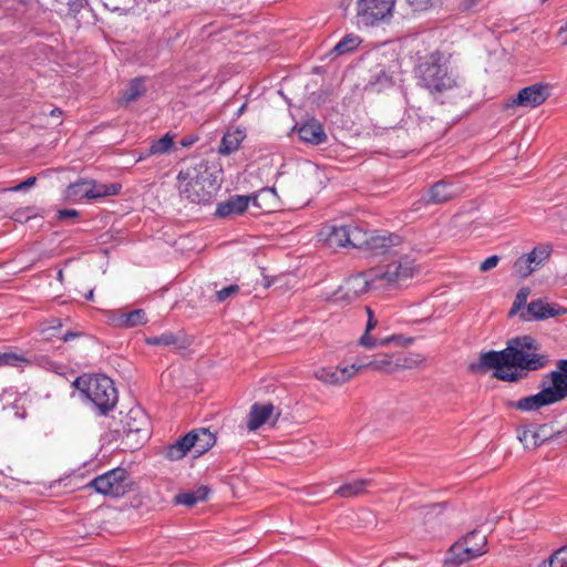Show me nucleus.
Segmentation results:
<instances>
[{
  "instance_id": "13d9d810",
  "label": "nucleus",
  "mask_w": 567,
  "mask_h": 567,
  "mask_svg": "<svg viewBox=\"0 0 567 567\" xmlns=\"http://www.w3.org/2000/svg\"><path fill=\"white\" fill-rule=\"evenodd\" d=\"M81 333L80 332H74V331H68L65 332L63 336H62V340L64 342H69L70 340L74 339V338H78L80 337Z\"/></svg>"
},
{
  "instance_id": "f257e3e1",
  "label": "nucleus",
  "mask_w": 567,
  "mask_h": 567,
  "mask_svg": "<svg viewBox=\"0 0 567 567\" xmlns=\"http://www.w3.org/2000/svg\"><path fill=\"white\" fill-rule=\"evenodd\" d=\"M540 346L532 336H518L507 341L501 351L482 352L478 361L468 365L472 373L484 374L494 370L493 377L505 382H518L549 363V357L539 353Z\"/></svg>"
},
{
  "instance_id": "cd10ccee",
  "label": "nucleus",
  "mask_w": 567,
  "mask_h": 567,
  "mask_svg": "<svg viewBox=\"0 0 567 567\" xmlns=\"http://www.w3.org/2000/svg\"><path fill=\"white\" fill-rule=\"evenodd\" d=\"M248 197H250V204H252L254 207H257L262 212H270L277 194L274 188L265 187L248 195Z\"/></svg>"
},
{
  "instance_id": "a878e982",
  "label": "nucleus",
  "mask_w": 567,
  "mask_h": 567,
  "mask_svg": "<svg viewBox=\"0 0 567 567\" xmlns=\"http://www.w3.org/2000/svg\"><path fill=\"white\" fill-rule=\"evenodd\" d=\"M209 493H210V489L207 486L202 485L195 491L178 493L177 495H175L174 502L177 505L193 507L198 502L206 501Z\"/></svg>"
},
{
  "instance_id": "f8f14e48",
  "label": "nucleus",
  "mask_w": 567,
  "mask_h": 567,
  "mask_svg": "<svg viewBox=\"0 0 567 567\" xmlns=\"http://www.w3.org/2000/svg\"><path fill=\"white\" fill-rule=\"evenodd\" d=\"M123 435L133 440L136 445L147 440L150 435L147 415L141 409H132L123 423Z\"/></svg>"
},
{
  "instance_id": "0eeeda50",
  "label": "nucleus",
  "mask_w": 567,
  "mask_h": 567,
  "mask_svg": "<svg viewBox=\"0 0 567 567\" xmlns=\"http://www.w3.org/2000/svg\"><path fill=\"white\" fill-rule=\"evenodd\" d=\"M487 538L485 534H464L454 543L445 559L446 567H458L486 553Z\"/></svg>"
},
{
  "instance_id": "09e8293b",
  "label": "nucleus",
  "mask_w": 567,
  "mask_h": 567,
  "mask_svg": "<svg viewBox=\"0 0 567 567\" xmlns=\"http://www.w3.org/2000/svg\"><path fill=\"white\" fill-rule=\"evenodd\" d=\"M530 434H533V430L528 426L518 429V440L524 444L526 449H533L530 444Z\"/></svg>"
},
{
  "instance_id": "338daca9",
  "label": "nucleus",
  "mask_w": 567,
  "mask_h": 567,
  "mask_svg": "<svg viewBox=\"0 0 567 567\" xmlns=\"http://www.w3.org/2000/svg\"><path fill=\"white\" fill-rule=\"evenodd\" d=\"M87 299H92L93 298V291H90L89 295L86 296Z\"/></svg>"
},
{
  "instance_id": "6e6552de",
  "label": "nucleus",
  "mask_w": 567,
  "mask_h": 567,
  "mask_svg": "<svg viewBox=\"0 0 567 567\" xmlns=\"http://www.w3.org/2000/svg\"><path fill=\"white\" fill-rule=\"evenodd\" d=\"M133 485L130 473L125 468L116 467L91 480L86 487H92L106 496L121 497L130 492Z\"/></svg>"
},
{
  "instance_id": "8fccbe9b",
  "label": "nucleus",
  "mask_w": 567,
  "mask_h": 567,
  "mask_svg": "<svg viewBox=\"0 0 567 567\" xmlns=\"http://www.w3.org/2000/svg\"><path fill=\"white\" fill-rule=\"evenodd\" d=\"M499 261V257L496 255H493L488 258H486L481 265L480 270L482 272L489 271L491 269L495 268Z\"/></svg>"
},
{
  "instance_id": "b1692460",
  "label": "nucleus",
  "mask_w": 567,
  "mask_h": 567,
  "mask_svg": "<svg viewBox=\"0 0 567 567\" xmlns=\"http://www.w3.org/2000/svg\"><path fill=\"white\" fill-rule=\"evenodd\" d=\"M245 137L246 131L244 128L237 127L235 131H228L221 138L218 152L223 155L236 152Z\"/></svg>"
},
{
  "instance_id": "e433bc0d",
  "label": "nucleus",
  "mask_w": 567,
  "mask_h": 567,
  "mask_svg": "<svg viewBox=\"0 0 567 567\" xmlns=\"http://www.w3.org/2000/svg\"><path fill=\"white\" fill-rule=\"evenodd\" d=\"M369 85L375 91H381L383 89L392 86L393 80L392 76L385 70L382 69L371 76Z\"/></svg>"
},
{
  "instance_id": "dca6fc26",
  "label": "nucleus",
  "mask_w": 567,
  "mask_h": 567,
  "mask_svg": "<svg viewBox=\"0 0 567 567\" xmlns=\"http://www.w3.org/2000/svg\"><path fill=\"white\" fill-rule=\"evenodd\" d=\"M248 195H231L228 199L217 204L215 216L230 218L243 215L249 207Z\"/></svg>"
},
{
  "instance_id": "393cba45",
  "label": "nucleus",
  "mask_w": 567,
  "mask_h": 567,
  "mask_svg": "<svg viewBox=\"0 0 567 567\" xmlns=\"http://www.w3.org/2000/svg\"><path fill=\"white\" fill-rule=\"evenodd\" d=\"M145 342L148 346L173 347L175 349H186L187 347L186 340L182 336L171 331H166L161 336L147 337Z\"/></svg>"
},
{
  "instance_id": "4be33fe9",
  "label": "nucleus",
  "mask_w": 567,
  "mask_h": 567,
  "mask_svg": "<svg viewBox=\"0 0 567 567\" xmlns=\"http://www.w3.org/2000/svg\"><path fill=\"white\" fill-rule=\"evenodd\" d=\"M193 435V450L197 456L206 453L216 443V436L208 429L199 427L189 432Z\"/></svg>"
},
{
  "instance_id": "58836bf2",
  "label": "nucleus",
  "mask_w": 567,
  "mask_h": 567,
  "mask_svg": "<svg viewBox=\"0 0 567 567\" xmlns=\"http://www.w3.org/2000/svg\"><path fill=\"white\" fill-rule=\"evenodd\" d=\"M362 368H369L375 371H389L392 370V357L389 354H382L374 360H371L367 364H361Z\"/></svg>"
},
{
  "instance_id": "2f4dec72",
  "label": "nucleus",
  "mask_w": 567,
  "mask_h": 567,
  "mask_svg": "<svg viewBox=\"0 0 567 567\" xmlns=\"http://www.w3.org/2000/svg\"><path fill=\"white\" fill-rule=\"evenodd\" d=\"M365 311L368 315V322L365 331L363 336L360 338L359 343L367 349H373L378 346V339L371 337L370 332L375 328L378 320L375 319L374 312L370 307H365Z\"/></svg>"
},
{
  "instance_id": "bb28decb",
  "label": "nucleus",
  "mask_w": 567,
  "mask_h": 567,
  "mask_svg": "<svg viewBox=\"0 0 567 567\" xmlns=\"http://www.w3.org/2000/svg\"><path fill=\"white\" fill-rule=\"evenodd\" d=\"M115 326L121 328H134L146 323V312L143 309H135L130 312H121L113 319Z\"/></svg>"
},
{
  "instance_id": "c03bdc74",
  "label": "nucleus",
  "mask_w": 567,
  "mask_h": 567,
  "mask_svg": "<svg viewBox=\"0 0 567 567\" xmlns=\"http://www.w3.org/2000/svg\"><path fill=\"white\" fill-rule=\"evenodd\" d=\"M239 291V286L238 285H230L228 287H225L218 291H216L215 296H216V301L218 302H224L226 301L228 298L237 295Z\"/></svg>"
},
{
  "instance_id": "a19ab883",
  "label": "nucleus",
  "mask_w": 567,
  "mask_h": 567,
  "mask_svg": "<svg viewBox=\"0 0 567 567\" xmlns=\"http://www.w3.org/2000/svg\"><path fill=\"white\" fill-rule=\"evenodd\" d=\"M359 520L361 522L358 526L359 528H378L377 516L371 511L362 509L359 515Z\"/></svg>"
},
{
  "instance_id": "f03ea898",
  "label": "nucleus",
  "mask_w": 567,
  "mask_h": 567,
  "mask_svg": "<svg viewBox=\"0 0 567 567\" xmlns=\"http://www.w3.org/2000/svg\"><path fill=\"white\" fill-rule=\"evenodd\" d=\"M413 271V261L408 257L393 259L385 265L372 268L368 275L361 272L350 276L331 296L327 297V300L349 305L368 292L377 281L385 280L389 287L400 286L412 278Z\"/></svg>"
},
{
  "instance_id": "603ef678",
  "label": "nucleus",
  "mask_w": 567,
  "mask_h": 567,
  "mask_svg": "<svg viewBox=\"0 0 567 567\" xmlns=\"http://www.w3.org/2000/svg\"><path fill=\"white\" fill-rule=\"evenodd\" d=\"M69 14L75 17L84 7V0H68Z\"/></svg>"
},
{
  "instance_id": "e2e57ef3",
  "label": "nucleus",
  "mask_w": 567,
  "mask_h": 567,
  "mask_svg": "<svg viewBox=\"0 0 567 567\" xmlns=\"http://www.w3.org/2000/svg\"><path fill=\"white\" fill-rule=\"evenodd\" d=\"M466 1V9H470L471 7H473L477 0H465Z\"/></svg>"
},
{
  "instance_id": "c85d7f7f",
  "label": "nucleus",
  "mask_w": 567,
  "mask_h": 567,
  "mask_svg": "<svg viewBox=\"0 0 567 567\" xmlns=\"http://www.w3.org/2000/svg\"><path fill=\"white\" fill-rule=\"evenodd\" d=\"M174 148V135L166 133L163 137L154 141L147 148L144 155L140 156V159L151 155H163L169 153Z\"/></svg>"
},
{
  "instance_id": "1a4fd4ad",
  "label": "nucleus",
  "mask_w": 567,
  "mask_h": 567,
  "mask_svg": "<svg viewBox=\"0 0 567 567\" xmlns=\"http://www.w3.org/2000/svg\"><path fill=\"white\" fill-rule=\"evenodd\" d=\"M395 0H358L357 24L359 27H375L388 22L392 17Z\"/></svg>"
},
{
  "instance_id": "bf43d9fd",
  "label": "nucleus",
  "mask_w": 567,
  "mask_h": 567,
  "mask_svg": "<svg viewBox=\"0 0 567 567\" xmlns=\"http://www.w3.org/2000/svg\"><path fill=\"white\" fill-rule=\"evenodd\" d=\"M538 567H556L555 559L553 557V554L549 556L548 559L543 560Z\"/></svg>"
},
{
  "instance_id": "0e129e2a",
  "label": "nucleus",
  "mask_w": 567,
  "mask_h": 567,
  "mask_svg": "<svg viewBox=\"0 0 567 567\" xmlns=\"http://www.w3.org/2000/svg\"><path fill=\"white\" fill-rule=\"evenodd\" d=\"M245 109H246V104H243L237 112V116H240L245 112Z\"/></svg>"
},
{
  "instance_id": "9b49d317",
  "label": "nucleus",
  "mask_w": 567,
  "mask_h": 567,
  "mask_svg": "<svg viewBox=\"0 0 567 567\" xmlns=\"http://www.w3.org/2000/svg\"><path fill=\"white\" fill-rule=\"evenodd\" d=\"M540 391L536 394L519 399L518 401H509L508 408H514L523 412L538 411L544 406L558 403L554 389L542 379L539 384Z\"/></svg>"
},
{
  "instance_id": "c756f323",
  "label": "nucleus",
  "mask_w": 567,
  "mask_h": 567,
  "mask_svg": "<svg viewBox=\"0 0 567 567\" xmlns=\"http://www.w3.org/2000/svg\"><path fill=\"white\" fill-rule=\"evenodd\" d=\"M370 484V480H355L353 482L342 484L338 489H336L334 494L343 498L354 497L362 494L365 487Z\"/></svg>"
},
{
  "instance_id": "4c0bfd02",
  "label": "nucleus",
  "mask_w": 567,
  "mask_h": 567,
  "mask_svg": "<svg viewBox=\"0 0 567 567\" xmlns=\"http://www.w3.org/2000/svg\"><path fill=\"white\" fill-rule=\"evenodd\" d=\"M530 295V289L528 287L520 288L514 299L512 308L508 311V317H514L518 311H524L523 309L527 308V299Z\"/></svg>"
},
{
  "instance_id": "ddd939ff",
  "label": "nucleus",
  "mask_w": 567,
  "mask_h": 567,
  "mask_svg": "<svg viewBox=\"0 0 567 567\" xmlns=\"http://www.w3.org/2000/svg\"><path fill=\"white\" fill-rule=\"evenodd\" d=\"M567 313V308L558 303H549L546 298H538L530 301L524 311H520L519 318L523 321H540Z\"/></svg>"
},
{
  "instance_id": "2eb2a0df",
  "label": "nucleus",
  "mask_w": 567,
  "mask_h": 567,
  "mask_svg": "<svg viewBox=\"0 0 567 567\" xmlns=\"http://www.w3.org/2000/svg\"><path fill=\"white\" fill-rule=\"evenodd\" d=\"M360 369L361 367L355 364L343 368H321L315 372V377L326 384L341 385L349 381Z\"/></svg>"
},
{
  "instance_id": "a18cd8bd",
  "label": "nucleus",
  "mask_w": 567,
  "mask_h": 567,
  "mask_svg": "<svg viewBox=\"0 0 567 567\" xmlns=\"http://www.w3.org/2000/svg\"><path fill=\"white\" fill-rule=\"evenodd\" d=\"M439 0H405L413 11H425L433 7Z\"/></svg>"
},
{
  "instance_id": "6ab92c4d",
  "label": "nucleus",
  "mask_w": 567,
  "mask_h": 567,
  "mask_svg": "<svg viewBox=\"0 0 567 567\" xmlns=\"http://www.w3.org/2000/svg\"><path fill=\"white\" fill-rule=\"evenodd\" d=\"M275 410L274 404L267 403V404H260L255 403L250 408V412L248 414V422L247 427L250 431H256L261 425H264L268 419L271 416L272 412Z\"/></svg>"
},
{
  "instance_id": "4468645a",
  "label": "nucleus",
  "mask_w": 567,
  "mask_h": 567,
  "mask_svg": "<svg viewBox=\"0 0 567 567\" xmlns=\"http://www.w3.org/2000/svg\"><path fill=\"white\" fill-rule=\"evenodd\" d=\"M463 190L460 183L441 179L430 187L427 197H422L421 200L426 205H440L458 197Z\"/></svg>"
},
{
  "instance_id": "aec40b11",
  "label": "nucleus",
  "mask_w": 567,
  "mask_h": 567,
  "mask_svg": "<svg viewBox=\"0 0 567 567\" xmlns=\"http://www.w3.org/2000/svg\"><path fill=\"white\" fill-rule=\"evenodd\" d=\"M193 435L189 432L184 436L179 437L176 442L165 447L163 454L168 461H179L186 456V454L193 450Z\"/></svg>"
},
{
  "instance_id": "79ce46f5",
  "label": "nucleus",
  "mask_w": 567,
  "mask_h": 567,
  "mask_svg": "<svg viewBox=\"0 0 567 567\" xmlns=\"http://www.w3.org/2000/svg\"><path fill=\"white\" fill-rule=\"evenodd\" d=\"M413 338H404L401 334H393L389 338L378 340V346H388L390 343H394L400 347H408L412 344Z\"/></svg>"
},
{
  "instance_id": "052dcab7",
  "label": "nucleus",
  "mask_w": 567,
  "mask_h": 567,
  "mask_svg": "<svg viewBox=\"0 0 567 567\" xmlns=\"http://www.w3.org/2000/svg\"><path fill=\"white\" fill-rule=\"evenodd\" d=\"M50 114H51L52 116H56V117H59V116L62 114V110H61V109H58V107L52 109V110H51V112H50Z\"/></svg>"
},
{
  "instance_id": "c9c22d12",
  "label": "nucleus",
  "mask_w": 567,
  "mask_h": 567,
  "mask_svg": "<svg viewBox=\"0 0 567 567\" xmlns=\"http://www.w3.org/2000/svg\"><path fill=\"white\" fill-rule=\"evenodd\" d=\"M551 248L548 245H540L535 247L529 254L525 255L529 262H533L535 267L543 265V262L549 258Z\"/></svg>"
},
{
  "instance_id": "680f3d73",
  "label": "nucleus",
  "mask_w": 567,
  "mask_h": 567,
  "mask_svg": "<svg viewBox=\"0 0 567 567\" xmlns=\"http://www.w3.org/2000/svg\"><path fill=\"white\" fill-rule=\"evenodd\" d=\"M40 529L38 527H34V526H25L24 528H22L21 532H39Z\"/></svg>"
},
{
  "instance_id": "423d86ee",
  "label": "nucleus",
  "mask_w": 567,
  "mask_h": 567,
  "mask_svg": "<svg viewBox=\"0 0 567 567\" xmlns=\"http://www.w3.org/2000/svg\"><path fill=\"white\" fill-rule=\"evenodd\" d=\"M416 72L419 83L432 94L446 92L457 85L447 66L441 63L439 53L427 56L419 64Z\"/></svg>"
},
{
  "instance_id": "774afa93",
  "label": "nucleus",
  "mask_w": 567,
  "mask_h": 567,
  "mask_svg": "<svg viewBox=\"0 0 567 567\" xmlns=\"http://www.w3.org/2000/svg\"><path fill=\"white\" fill-rule=\"evenodd\" d=\"M547 0H542V3H545Z\"/></svg>"
},
{
  "instance_id": "37998d69",
  "label": "nucleus",
  "mask_w": 567,
  "mask_h": 567,
  "mask_svg": "<svg viewBox=\"0 0 567 567\" xmlns=\"http://www.w3.org/2000/svg\"><path fill=\"white\" fill-rule=\"evenodd\" d=\"M447 506V502H441V503H434L429 505H423L420 507L422 509V514L424 517L431 516V515H439L441 514Z\"/></svg>"
},
{
  "instance_id": "9d476101",
  "label": "nucleus",
  "mask_w": 567,
  "mask_h": 567,
  "mask_svg": "<svg viewBox=\"0 0 567 567\" xmlns=\"http://www.w3.org/2000/svg\"><path fill=\"white\" fill-rule=\"evenodd\" d=\"M549 97L548 84L536 83L522 89L516 96L508 99L504 103V110L514 107H537Z\"/></svg>"
},
{
  "instance_id": "4d7b16f0",
  "label": "nucleus",
  "mask_w": 567,
  "mask_h": 567,
  "mask_svg": "<svg viewBox=\"0 0 567 567\" xmlns=\"http://www.w3.org/2000/svg\"><path fill=\"white\" fill-rule=\"evenodd\" d=\"M198 138L196 136H185L181 140V145L183 147L192 146Z\"/></svg>"
},
{
  "instance_id": "7ed1b4c3",
  "label": "nucleus",
  "mask_w": 567,
  "mask_h": 567,
  "mask_svg": "<svg viewBox=\"0 0 567 567\" xmlns=\"http://www.w3.org/2000/svg\"><path fill=\"white\" fill-rule=\"evenodd\" d=\"M177 178L186 182L179 185L182 197L197 205L210 204L220 187L216 171L206 161L182 169Z\"/></svg>"
},
{
  "instance_id": "69168bd1",
  "label": "nucleus",
  "mask_w": 567,
  "mask_h": 567,
  "mask_svg": "<svg viewBox=\"0 0 567 567\" xmlns=\"http://www.w3.org/2000/svg\"><path fill=\"white\" fill-rule=\"evenodd\" d=\"M14 215L17 220H19L22 217V214H20V212H16Z\"/></svg>"
},
{
  "instance_id": "3c124183",
  "label": "nucleus",
  "mask_w": 567,
  "mask_h": 567,
  "mask_svg": "<svg viewBox=\"0 0 567 567\" xmlns=\"http://www.w3.org/2000/svg\"><path fill=\"white\" fill-rule=\"evenodd\" d=\"M35 182H37V177L35 176H30L25 181L21 182L20 184L16 185L13 187H10L9 190L10 192L27 190L28 188L33 186L35 184Z\"/></svg>"
},
{
  "instance_id": "f704fd0d",
  "label": "nucleus",
  "mask_w": 567,
  "mask_h": 567,
  "mask_svg": "<svg viewBox=\"0 0 567 567\" xmlns=\"http://www.w3.org/2000/svg\"><path fill=\"white\" fill-rule=\"evenodd\" d=\"M29 363H30V360L21 353H17V352H12V351L0 353V368H2V367L21 368Z\"/></svg>"
},
{
  "instance_id": "412c9836",
  "label": "nucleus",
  "mask_w": 567,
  "mask_h": 567,
  "mask_svg": "<svg viewBox=\"0 0 567 567\" xmlns=\"http://www.w3.org/2000/svg\"><path fill=\"white\" fill-rule=\"evenodd\" d=\"M87 188L84 189V197L87 199H99L106 196L117 195L122 185L118 183L101 184L95 181H86Z\"/></svg>"
},
{
  "instance_id": "6e6d98bb",
  "label": "nucleus",
  "mask_w": 567,
  "mask_h": 567,
  "mask_svg": "<svg viewBox=\"0 0 567 567\" xmlns=\"http://www.w3.org/2000/svg\"><path fill=\"white\" fill-rule=\"evenodd\" d=\"M79 212L75 209H61L58 212L59 219L78 217Z\"/></svg>"
},
{
  "instance_id": "5fc2aeb1",
  "label": "nucleus",
  "mask_w": 567,
  "mask_h": 567,
  "mask_svg": "<svg viewBox=\"0 0 567 567\" xmlns=\"http://www.w3.org/2000/svg\"><path fill=\"white\" fill-rule=\"evenodd\" d=\"M554 391L556 393L558 402H561L565 399H567V380L564 381V383L556 388Z\"/></svg>"
},
{
  "instance_id": "f3484780",
  "label": "nucleus",
  "mask_w": 567,
  "mask_h": 567,
  "mask_svg": "<svg viewBox=\"0 0 567 567\" xmlns=\"http://www.w3.org/2000/svg\"><path fill=\"white\" fill-rule=\"evenodd\" d=\"M561 439L567 442V429L554 431L550 424H540L530 434V444L533 449L543 445L551 440Z\"/></svg>"
},
{
  "instance_id": "ea45409f",
  "label": "nucleus",
  "mask_w": 567,
  "mask_h": 567,
  "mask_svg": "<svg viewBox=\"0 0 567 567\" xmlns=\"http://www.w3.org/2000/svg\"><path fill=\"white\" fill-rule=\"evenodd\" d=\"M514 269L517 275L526 278L536 269V267L533 266V262H529L525 256H522L515 261Z\"/></svg>"
},
{
  "instance_id": "473e14b6",
  "label": "nucleus",
  "mask_w": 567,
  "mask_h": 567,
  "mask_svg": "<svg viewBox=\"0 0 567 567\" xmlns=\"http://www.w3.org/2000/svg\"><path fill=\"white\" fill-rule=\"evenodd\" d=\"M146 93V87L144 84V80L142 78L133 79L128 86L123 91L122 99L126 103L134 102L138 100Z\"/></svg>"
},
{
  "instance_id": "5701e85b",
  "label": "nucleus",
  "mask_w": 567,
  "mask_h": 567,
  "mask_svg": "<svg viewBox=\"0 0 567 567\" xmlns=\"http://www.w3.org/2000/svg\"><path fill=\"white\" fill-rule=\"evenodd\" d=\"M322 234H326V241L331 247H347L349 243V224L348 225H332L324 228Z\"/></svg>"
},
{
  "instance_id": "de8ad7c7",
  "label": "nucleus",
  "mask_w": 567,
  "mask_h": 567,
  "mask_svg": "<svg viewBox=\"0 0 567 567\" xmlns=\"http://www.w3.org/2000/svg\"><path fill=\"white\" fill-rule=\"evenodd\" d=\"M556 567H567V545L553 553Z\"/></svg>"
},
{
  "instance_id": "864d4df0",
  "label": "nucleus",
  "mask_w": 567,
  "mask_h": 567,
  "mask_svg": "<svg viewBox=\"0 0 567 567\" xmlns=\"http://www.w3.org/2000/svg\"><path fill=\"white\" fill-rule=\"evenodd\" d=\"M422 361H423L422 359L409 357V358H404L402 362H398L395 364V367H402V368L411 369L413 367L419 365Z\"/></svg>"
},
{
  "instance_id": "20e7f679",
  "label": "nucleus",
  "mask_w": 567,
  "mask_h": 567,
  "mask_svg": "<svg viewBox=\"0 0 567 567\" xmlns=\"http://www.w3.org/2000/svg\"><path fill=\"white\" fill-rule=\"evenodd\" d=\"M349 234L348 246L364 249L370 256H385L393 259L408 257L405 250L409 246L395 233L368 234L351 223L349 224Z\"/></svg>"
},
{
  "instance_id": "7c9ffc66",
  "label": "nucleus",
  "mask_w": 567,
  "mask_h": 567,
  "mask_svg": "<svg viewBox=\"0 0 567 567\" xmlns=\"http://www.w3.org/2000/svg\"><path fill=\"white\" fill-rule=\"evenodd\" d=\"M558 370L543 375L545 383H548L554 390L567 381V359L557 362Z\"/></svg>"
},
{
  "instance_id": "39448f33",
  "label": "nucleus",
  "mask_w": 567,
  "mask_h": 567,
  "mask_svg": "<svg viewBox=\"0 0 567 567\" xmlns=\"http://www.w3.org/2000/svg\"><path fill=\"white\" fill-rule=\"evenodd\" d=\"M73 386L101 415H106L117 403V390L105 374H83L74 380Z\"/></svg>"
},
{
  "instance_id": "49530a36",
  "label": "nucleus",
  "mask_w": 567,
  "mask_h": 567,
  "mask_svg": "<svg viewBox=\"0 0 567 567\" xmlns=\"http://www.w3.org/2000/svg\"><path fill=\"white\" fill-rule=\"evenodd\" d=\"M87 188V182L82 181L74 183L68 187V196L69 197H75V196H82L84 197V189Z\"/></svg>"
},
{
  "instance_id": "72a5a7b5",
  "label": "nucleus",
  "mask_w": 567,
  "mask_h": 567,
  "mask_svg": "<svg viewBox=\"0 0 567 567\" xmlns=\"http://www.w3.org/2000/svg\"><path fill=\"white\" fill-rule=\"evenodd\" d=\"M361 43L359 35L349 33L344 35L332 49L337 55H343L353 52Z\"/></svg>"
},
{
  "instance_id": "a211bd4d",
  "label": "nucleus",
  "mask_w": 567,
  "mask_h": 567,
  "mask_svg": "<svg viewBox=\"0 0 567 567\" xmlns=\"http://www.w3.org/2000/svg\"><path fill=\"white\" fill-rule=\"evenodd\" d=\"M298 134L301 141L312 145H319L327 141V134L322 124L315 118L302 124L298 130Z\"/></svg>"
}]
</instances>
